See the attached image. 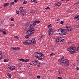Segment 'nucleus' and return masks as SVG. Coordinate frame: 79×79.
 <instances>
[{
    "label": "nucleus",
    "instance_id": "1",
    "mask_svg": "<svg viewBox=\"0 0 79 79\" xmlns=\"http://www.w3.org/2000/svg\"><path fill=\"white\" fill-rule=\"evenodd\" d=\"M58 32H59L60 33H59V34L60 35H66L67 33L66 32L67 31L66 29L60 28L58 29Z\"/></svg>",
    "mask_w": 79,
    "mask_h": 79
},
{
    "label": "nucleus",
    "instance_id": "2",
    "mask_svg": "<svg viewBox=\"0 0 79 79\" xmlns=\"http://www.w3.org/2000/svg\"><path fill=\"white\" fill-rule=\"evenodd\" d=\"M60 64L65 67L68 66H69V61L67 59H64L62 62L60 63Z\"/></svg>",
    "mask_w": 79,
    "mask_h": 79
},
{
    "label": "nucleus",
    "instance_id": "3",
    "mask_svg": "<svg viewBox=\"0 0 79 79\" xmlns=\"http://www.w3.org/2000/svg\"><path fill=\"white\" fill-rule=\"evenodd\" d=\"M68 51L69 52H71V53H75L76 52L77 50H76V48L71 47L68 49Z\"/></svg>",
    "mask_w": 79,
    "mask_h": 79
},
{
    "label": "nucleus",
    "instance_id": "4",
    "mask_svg": "<svg viewBox=\"0 0 79 79\" xmlns=\"http://www.w3.org/2000/svg\"><path fill=\"white\" fill-rule=\"evenodd\" d=\"M25 29L26 31H31L33 30H34V28H33V27H32V25L31 24L26 26L25 28Z\"/></svg>",
    "mask_w": 79,
    "mask_h": 79
},
{
    "label": "nucleus",
    "instance_id": "5",
    "mask_svg": "<svg viewBox=\"0 0 79 79\" xmlns=\"http://www.w3.org/2000/svg\"><path fill=\"white\" fill-rule=\"evenodd\" d=\"M34 31L35 30H28L26 32L27 34H28L31 35V34H32L33 33H34Z\"/></svg>",
    "mask_w": 79,
    "mask_h": 79
},
{
    "label": "nucleus",
    "instance_id": "6",
    "mask_svg": "<svg viewBox=\"0 0 79 79\" xmlns=\"http://www.w3.org/2000/svg\"><path fill=\"white\" fill-rule=\"evenodd\" d=\"M65 28L69 32L73 31V28H72L71 27H68L67 26H66Z\"/></svg>",
    "mask_w": 79,
    "mask_h": 79
},
{
    "label": "nucleus",
    "instance_id": "7",
    "mask_svg": "<svg viewBox=\"0 0 79 79\" xmlns=\"http://www.w3.org/2000/svg\"><path fill=\"white\" fill-rule=\"evenodd\" d=\"M48 32L49 35H52L53 34V30L52 28L49 29Z\"/></svg>",
    "mask_w": 79,
    "mask_h": 79
},
{
    "label": "nucleus",
    "instance_id": "8",
    "mask_svg": "<svg viewBox=\"0 0 79 79\" xmlns=\"http://www.w3.org/2000/svg\"><path fill=\"white\" fill-rule=\"evenodd\" d=\"M11 50H20V48L19 47H15V48L13 47L11 48H10Z\"/></svg>",
    "mask_w": 79,
    "mask_h": 79
},
{
    "label": "nucleus",
    "instance_id": "9",
    "mask_svg": "<svg viewBox=\"0 0 79 79\" xmlns=\"http://www.w3.org/2000/svg\"><path fill=\"white\" fill-rule=\"evenodd\" d=\"M63 68H62L59 70V73L60 74H61L63 72Z\"/></svg>",
    "mask_w": 79,
    "mask_h": 79
},
{
    "label": "nucleus",
    "instance_id": "10",
    "mask_svg": "<svg viewBox=\"0 0 79 79\" xmlns=\"http://www.w3.org/2000/svg\"><path fill=\"white\" fill-rule=\"evenodd\" d=\"M33 63L34 64L35 66H37V64L38 62V60H35V61H32Z\"/></svg>",
    "mask_w": 79,
    "mask_h": 79
},
{
    "label": "nucleus",
    "instance_id": "11",
    "mask_svg": "<svg viewBox=\"0 0 79 79\" xmlns=\"http://www.w3.org/2000/svg\"><path fill=\"white\" fill-rule=\"evenodd\" d=\"M55 5L56 6H60V5H61V2H57L55 4Z\"/></svg>",
    "mask_w": 79,
    "mask_h": 79
},
{
    "label": "nucleus",
    "instance_id": "12",
    "mask_svg": "<svg viewBox=\"0 0 79 79\" xmlns=\"http://www.w3.org/2000/svg\"><path fill=\"white\" fill-rule=\"evenodd\" d=\"M26 41L27 43V44H31L32 43L31 40H27Z\"/></svg>",
    "mask_w": 79,
    "mask_h": 79
},
{
    "label": "nucleus",
    "instance_id": "13",
    "mask_svg": "<svg viewBox=\"0 0 79 79\" xmlns=\"http://www.w3.org/2000/svg\"><path fill=\"white\" fill-rule=\"evenodd\" d=\"M8 68L11 71H12V70H14V69H15L14 66H12V67H8Z\"/></svg>",
    "mask_w": 79,
    "mask_h": 79
},
{
    "label": "nucleus",
    "instance_id": "14",
    "mask_svg": "<svg viewBox=\"0 0 79 79\" xmlns=\"http://www.w3.org/2000/svg\"><path fill=\"white\" fill-rule=\"evenodd\" d=\"M43 55L44 54H43L42 53L40 54H38V57H37V58H40V57H41V56H43Z\"/></svg>",
    "mask_w": 79,
    "mask_h": 79
},
{
    "label": "nucleus",
    "instance_id": "15",
    "mask_svg": "<svg viewBox=\"0 0 79 79\" xmlns=\"http://www.w3.org/2000/svg\"><path fill=\"white\" fill-rule=\"evenodd\" d=\"M75 19H77V20H79V15L78 16H76L74 18Z\"/></svg>",
    "mask_w": 79,
    "mask_h": 79
},
{
    "label": "nucleus",
    "instance_id": "16",
    "mask_svg": "<svg viewBox=\"0 0 79 79\" xmlns=\"http://www.w3.org/2000/svg\"><path fill=\"white\" fill-rule=\"evenodd\" d=\"M2 51H0V60H2Z\"/></svg>",
    "mask_w": 79,
    "mask_h": 79
},
{
    "label": "nucleus",
    "instance_id": "17",
    "mask_svg": "<svg viewBox=\"0 0 79 79\" xmlns=\"http://www.w3.org/2000/svg\"><path fill=\"white\" fill-rule=\"evenodd\" d=\"M36 22L35 20L33 22V24L32 25V26H35V25H36Z\"/></svg>",
    "mask_w": 79,
    "mask_h": 79
},
{
    "label": "nucleus",
    "instance_id": "18",
    "mask_svg": "<svg viewBox=\"0 0 79 79\" xmlns=\"http://www.w3.org/2000/svg\"><path fill=\"white\" fill-rule=\"evenodd\" d=\"M20 12L21 13L23 14V13H25V12H26V11L24 10H20Z\"/></svg>",
    "mask_w": 79,
    "mask_h": 79
},
{
    "label": "nucleus",
    "instance_id": "19",
    "mask_svg": "<svg viewBox=\"0 0 79 79\" xmlns=\"http://www.w3.org/2000/svg\"><path fill=\"white\" fill-rule=\"evenodd\" d=\"M30 35H29L28 34H27V35L25 36V38L26 39H29V37H30Z\"/></svg>",
    "mask_w": 79,
    "mask_h": 79
},
{
    "label": "nucleus",
    "instance_id": "20",
    "mask_svg": "<svg viewBox=\"0 0 79 79\" xmlns=\"http://www.w3.org/2000/svg\"><path fill=\"white\" fill-rule=\"evenodd\" d=\"M44 58V54H43V56H41V57H40L39 58H38V59L40 60H43Z\"/></svg>",
    "mask_w": 79,
    "mask_h": 79
},
{
    "label": "nucleus",
    "instance_id": "21",
    "mask_svg": "<svg viewBox=\"0 0 79 79\" xmlns=\"http://www.w3.org/2000/svg\"><path fill=\"white\" fill-rule=\"evenodd\" d=\"M38 0H31L32 2H34V3H37V1Z\"/></svg>",
    "mask_w": 79,
    "mask_h": 79
},
{
    "label": "nucleus",
    "instance_id": "22",
    "mask_svg": "<svg viewBox=\"0 0 79 79\" xmlns=\"http://www.w3.org/2000/svg\"><path fill=\"white\" fill-rule=\"evenodd\" d=\"M10 4V3H4V5L3 6H4V7H6V6H7V5H9Z\"/></svg>",
    "mask_w": 79,
    "mask_h": 79
},
{
    "label": "nucleus",
    "instance_id": "23",
    "mask_svg": "<svg viewBox=\"0 0 79 79\" xmlns=\"http://www.w3.org/2000/svg\"><path fill=\"white\" fill-rule=\"evenodd\" d=\"M40 66V63L38 62L36 64V66H37V67H39Z\"/></svg>",
    "mask_w": 79,
    "mask_h": 79
},
{
    "label": "nucleus",
    "instance_id": "24",
    "mask_svg": "<svg viewBox=\"0 0 79 79\" xmlns=\"http://www.w3.org/2000/svg\"><path fill=\"white\" fill-rule=\"evenodd\" d=\"M31 41V42H32L33 43H35V40L34 39H32Z\"/></svg>",
    "mask_w": 79,
    "mask_h": 79
},
{
    "label": "nucleus",
    "instance_id": "25",
    "mask_svg": "<svg viewBox=\"0 0 79 79\" xmlns=\"http://www.w3.org/2000/svg\"><path fill=\"white\" fill-rule=\"evenodd\" d=\"M9 60L8 59H6L4 60V62H8Z\"/></svg>",
    "mask_w": 79,
    "mask_h": 79
},
{
    "label": "nucleus",
    "instance_id": "26",
    "mask_svg": "<svg viewBox=\"0 0 79 79\" xmlns=\"http://www.w3.org/2000/svg\"><path fill=\"white\" fill-rule=\"evenodd\" d=\"M7 76H8L9 78H11V75L10 74V73H7Z\"/></svg>",
    "mask_w": 79,
    "mask_h": 79
},
{
    "label": "nucleus",
    "instance_id": "27",
    "mask_svg": "<svg viewBox=\"0 0 79 79\" xmlns=\"http://www.w3.org/2000/svg\"><path fill=\"white\" fill-rule=\"evenodd\" d=\"M35 21H36V23H37V24L40 23V21L38 20L37 19L35 20Z\"/></svg>",
    "mask_w": 79,
    "mask_h": 79
},
{
    "label": "nucleus",
    "instance_id": "28",
    "mask_svg": "<svg viewBox=\"0 0 79 79\" xmlns=\"http://www.w3.org/2000/svg\"><path fill=\"white\" fill-rule=\"evenodd\" d=\"M60 39L61 38H56V40L57 42H60Z\"/></svg>",
    "mask_w": 79,
    "mask_h": 79
},
{
    "label": "nucleus",
    "instance_id": "29",
    "mask_svg": "<svg viewBox=\"0 0 79 79\" xmlns=\"http://www.w3.org/2000/svg\"><path fill=\"white\" fill-rule=\"evenodd\" d=\"M19 60L20 61H22L23 62H24L25 61H24V59H19Z\"/></svg>",
    "mask_w": 79,
    "mask_h": 79
},
{
    "label": "nucleus",
    "instance_id": "30",
    "mask_svg": "<svg viewBox=\"0 0 79 79\" xmlns=\"http://www.w3.org/2000/svg\"><path fill=\"white\" fill-rule=\"evenodd\" d=\"M24 61H25L24 62H29V60L28 59H26V60H24Z\"/></svg>",
    "mask_w": 79,
    "mask_h": 79
},
{
    "label": "nucleus",
    "instance_id": "31",
    "mask_svg": "<svg viewBox=\"0 0 79 79\" xmlns=\"http://www.w3.org/2000/svg\"><path fill=\"white\" fill-rule=\"evenodd\" d=\"M23 44H24V45H27V44L26 42V41L24 42H23Z\"/></svg>",
    "mask_w": 79,
    "mask_h": 79
},
{
    "label": "nucleus",
    "instance_id": "32",
    "mask_svg": "<svg viewBox=\"0 0 79 79\" xmlns=\"http://www.w3.org/2000/svg\"><path fill=\"white\" fill-rule=\"evenodd\" d=\"M27 3V1H24V2H23V4H26V3Z\"/></svg>",
    "mask_w": 79,
    "mask_h": 79
},
{
    "label": "nucleus",
    "instance_id": "33",
    "mask_svg": "<svg viewBox=\"0 0 79 79\" xmlns=\"http://www.w3.org/2000/svg\"><path fill=\"white\" fill-rule=\"evenodd\" d=\"M14 36L15 38L17 39H19V37H18V36H16L15 35H14Z\"/></svg>",
    "mask_w": 79,
    "mask_h": 79
},
{
    "label": "nucleus",
    "instance_id": "34",
    "mask_svg": "<svg viewBox=\"0 0 79 79\" xmlns=\"http://www.w3.org/2000/svg\"><path fill=\"white\" fill-rule=\"evenodd\" d=\"M19 10H20V11H21V10H23V8L22 7H20V8H19Z\"/></svg>",
    "mask_w": 79,
    "mask_h": 79
},
{
    "label": "nucleus",
    "instance_id": "35",
    "mask_svg": "<svg viewBox=\"0 0 79 79\" xmlns=\"http://www.w3.org/2000/svg\"><path fill=\"white\" fill-rule=\"evenodd\" d=\"M58 79H63V78L61 77H57Z\"/></svg>",
    "mask_w": 79,
    "mask_h": 79
},
{
    "label": "nucleus",
    "instance_id": "36",
    "mask_svg": "<svg viewBox=\"0 0 79 79\" xmlns=\"http://www.w3.org/2000/svg\"><path fill=\"white\" fill-rule=\"evenodd\" d=\"M45 10H50V7H49L48 6L47 7V8H45Z\"/></svg>",
    "mask_w": 79,
    "mask_h": 79
},
{
    "label": "nucleus",
    "instance_id": "37",
    "mask_svg": "<svg viewBox=\"0 0 79 79\" xmlns=\"http://www.w3.org/2000/svg\"><path fill=\"white\" fill-rule=\"evenodd\" d=\"M14 4H15V2H12L10 3V5L11 6V5H14Z\"/></svg>",
    "mask_w": 79,
    "mask_h": 79
},
{
    "label": "nucleus",
    "instance_id": "38",
    "mask_svg": "<svg viewBox=\"0 0 79 79\" xmlns=\"http://www.w3.org/2000/svg\"><path fill=\"white\" fill-rule=\"evenodd\" d=\"M39 55V54H38L37 53H36L35 54V56H36V58H37V57H38V55Z\"/></svg>",
    "mask_w": 79,
    "mask_h": 79
},
{
    "label": "nucleus",
    "instance_id": "39",
    "mask_svg": "<svg viewBox=\"0 0 79 79\" xmlns=\"http://www.w3.org/2000/svg\"><path fill=\"white\" fill-rule=\"evenodd\" d=\"M51 26H52V25L51 24H49L48 25V28L49 27H51Z\"/></svg>",
    "mask_w": 79,
    "mask_h": 79
},
{
    "label": "nucleus",
    "instance_id": "40",
    "mask_svg": "<svg viewBox=\"0 0 79 79\" xmlns=\"http://www.w3.org/2000/svg\"><path fill=\"white\" fill-rule=\"evenodd\" d=\"M60 23L61 24H64V22L63 21H61Z\"/></svg>",
    "mask_w": 79,
    "mask_h": 79
},
{
    "label": "nucleus",
    "instance_id": "41",
    "mask_svg": "<svg viewBox=\"0 0 79 79\" xmlns=\"http://www.w3.org/2000/svg\"><path fill=\"white\" fill-rule=\"evenodd\" d=\"M16 13H17L18 14V15H19V11L17 10L16 11Z\"/></svg>",
    "mask_w": 79,
    "mask_h": 79
},
{
    "label": "nucleus",
    "instance_id": "42",
    "mask_svg": "<svg viewBox=\"0 0 79 79\" xmlns=\"http://www.w3.org/2000/svg\"><path fill=\"white\" fill-rule=\"evenodd\" d=\"M64 39H62V40H60V42H64Z\"/></svg>",
    "mask_w": 79,
    "mask_h": 79
},
{
    "label": "nucleus",
    "instance_id": "43",
    "mask_svg": "<svg viewBox=\"0 0 79 79\" xmlns=\"http://www.w3.org/2000/svg\"><path fill=\"white\" fill-rule=\"evenodd\" d=\"M3 33L4 34H5H5H6V33L5 31H3Z\"/></svg>",
    "mask_w": 79,
    "mask_h": 79
},
{
    "label": "nucleus",
    "instance_id": "44",
    "mask_svg": "<svg viewBox=\"0 0 79 79\" xmlns=\"http://www.w3.org/2000/svg\"><path fill=\"white\" fill-rule=\"evenodd\" d=\"M55 55L53 53H52L51 54H50V56H53V55Z\"/></svg>",
    "mask_w": 79,
    "mask_h": 79
},
{
    "label": "nucleus",
    "instance_id": "45",
    "mask_svg": "<svg viewBox=\"0 0 79 79\" xmlns=\"http://www.w3.org/2000/svg\"><path fill=\"white\" fill-rule=\"evenodd\" d=\"M10 27H14V24L13 23L10 25Z\"/></svg>",
    "mask_w": 79,
    "mask_h": 79
},
{
    "label": "nucleus",
    "instance_id": "46",
    "mask_svg": "<svg viewBox=\"0 0 79 79\" xmlns=\"http://www.w3.org/2000/svg\"><path fill=\"white\" fill-rule=\"evenodd\" d=\"M57 21H58V23H59V22H60V19H57Z\"/></svg>",
    "mask_w": 79,
    "mask_h": 79
},
{
    "label": "nucleus",
    "instance_id": "47",
    "mask_svg": "<svg viewBox=\"0 0 79 79\" xmlns=\"http://www.w3.org/2000/svg\"><path fill=\"white\" fill-rule=\"evenodd\" d=\"M37 78H38V79H39V78H40V75H38L37 76Z\"/></svg>",
    "mask_w": 79,
    "mask_h": 79
},
{
    "label": "nucleus",
    "instance_id": "48",
    "mask_svg": "<svg viewBox=\"0 0 79 79\" xmlns=\"http://www.w3.org/2000/svg\"><path fill=\"white\" fill-rule=\"evenodd\" d=\"M10 21H14V19H13V18H12V19H11Z\"/></svg>",
    "mask_w": 79,
    "mask_h": 79
},
{
    "label": "nucleus",
    "instance_id": "49",
    "mask_svg": "<svg viewBox=\"0 0 79 79\" xmlns=\"http://www.w3.org/2000/svg\"><path fill=\"white\" fill-rule=\"evenodd\" d=\"M77 52H79V47L77 48Z\"/></svg>",
    "mask_w": 79,
    "mask_h": 79
},
{
    "label": "nucleus",
    "instance_id": "50",
    "mask_svg": "<svg viewBox=\"0 0 79 79\" xmlns=\"http://www.w3.org/2000/svg\"><path fill=\"white\" fill-rule=\"evenodd\" d=\"M61 1H63V2H66V1H69V0H61Z\"/></svg>",
    "mask_w": 79,
    "mask_h": 79
},
{
    "label": "nucleus",
    "instance_id": "51",
    "mask_svg": "<svg viewBox=\"0 0 79 79\" xmlns=\"http://www.w3.org/2000/svg\"><path fill=\"white\" fill-rule=\"evenodd\" d=\"M36 53H37V54H41L42 53H40L39 52H37Z\"/></svg>",
    "mask_w": 79,
    "mask_h": 79
},
{
    "label": "nucleus",
    "instance_id": "52",
    "mask_svg": "<svg viewBox=\"0 0 79 79\" xmlns=\"http://www.w3.org/2000/svg\"><path fill=\"white\" fill-rule=\"evenodd\" d=\"M76 68H77V70L78 71H79V68L78 67H77Z\"/></svg>",
    "mask_w": 79,
    "mask_h": 79
},
{
    "label": "nucleus",
    "instance_id": "53",
    "mask_svg": "<svg viewBox=\"0 0 79 79\" xmlns=\"http://www.w3.org/2000/svg\"><path fill=\"white\" fill-rule=\"evenodd\" d=\"M1 23H3L4 22V20H2V21H1Z\"/></svg>",
    "mask_w": 79,
    "mask_h": 79
},
{
    "label": "nucleus",
    "instance_id": "54",
    "mask_svg": "<svg viewBox=\"0 0 79 79\" xmlns=\"http://www.w3.org/2000/svg\"><path fill=\"white\" fill-rule=\"evenodd\" d=\"M61 61V59H60L58 60V61Z\"/></svg>",
    "mask_w": 79,
    "mask_h": 79
},
{
    "label": "nucleus",
    "instance_id": "55",
    "mask_svg": "<svg viewBox=\"0 0 79 79\" xmlns=\"http://www.w3.org/2000/svg\"><path fill=\"white\" fill-rule=\"evenodd\" d=\"M18 0H14V2H17Z\"/></svg>",
    "mask_w": 79,
    "mask_h": 79
},
{
    "label": "nucleus",
    "instance_id": "56",
    "mask_svg": "<svg viewBox=\"0 0 79 79\" xmlns=\"http://www.w3.org/2000/svg\"><path fill=\"white\" fill-rule=\"evenodd\" d=\"M76 3H77V5L79 4V1L78 2H77Z\"/></svg>",
    "mask_w": 79,
    "mask_h": 79
},
{
    "label": "nucleus",
    "instance_id": "57",
    "mask_svg": "<svg viewBox=\"0 0 79 79\" xmlns=\"http://www.w3.org/2000/svg\"><path fill=\"white\" fill-rule=\"evenodd\" d=\"M52 51H54V48H52Z\"/></svg>",
    "mask_w": 79,
    "mask_h": 79
},
{
    "label": "nucleus",
    "instance_id": "58",
    "mask_svg": "<svg viewBox=\"0 0 79 79\" xmlns=\"http://www.w3.org/2000/svg\"><path fill=\"white\" fill-rule=\"evenodd\" d=\"M0 31H1V32H3V30H2L0 29Z\"/></svg>",
    "mask_w": 79,
    "mask_h": 79
},
{
    "label": "nucleus",
    "instance_id": "59",
    "mask_svg": "<svg viewBox=\"0 0 79 79\" xmlns=\"http://www.w3.org/2000/svg\"><path fill=\"white\" fill-rule=\"evenodd\" d=\"M62 59H64V56H63V57H62Z\"/></svg>",
    "mask_w": 79,
    "mask_h": 79
},
{
    "label": "nucleus",
    "instance_id": "60",
    "mask_svg": "<svg viewBox=\"0 0 79 79\" xmlns=\"http://www.w3.org/2000/svg\"><path fill=\"white\" fill-rule=\"evenodd\" d=\"M29 63V64H30V65H32V64H31L30 63Z\"/></svg>",
    "mask_w": 79,
    "mask_h": 79
},
{
    "label": "nucleus",
    "instance_id": "61",
    "mask_svg": "<svg viewBox=\"0 0 79 79\" xmlns=\"http://www.w3.org/2000/svg\"><path fill=\"white\" fill-rule=\"evenodd\" d=\"M8 67H9L10 68V65H8Z\"/></svg>",
    "mask_w": 79,
    "mask_h": 79
},
{
    "label": "nucleus",
    "instance_id": "62",
    "mask_svg": "<svg viewBox=\"0 0 79 79\" xmlns=\"http://www.w3.org/2000/svg\"><path fill=\"white\" fill-rule=\"evenodd\" d=\"M60 59L61 60V61H62V60L63 59H62V58H61Z\"/></svg>",
    "mask_w": 79,
    "mask_h": 79
},
{
    "label": "nucleus",
    "instance_id": "63",
    "mask_svg": "<svg viewBox=\"0 0 79 79\" xmlns=\"http://www.w3.org/2000/svg\"><path fill=\"white\" fill-rule=\"evenodd\" d=\"M21 64H19V65H21Z\"/></svg>",
    "mask_w": 79,
    "mask_h": 79
},
{
    "label": "nucleus",
    "instance_id": "64",
    "mask_svg": "<svg viewBox=\"0 0 79 79\" xmlns=\"http://www.w3.org/2000/svg\"><path fill=\"white\" fill-rule=\"evenodd\" d=\"M59 23V22H56V23Z\"/></svg>",
    "mask_w": 79,
    "mask_h": 79
}]
</instances>
